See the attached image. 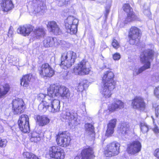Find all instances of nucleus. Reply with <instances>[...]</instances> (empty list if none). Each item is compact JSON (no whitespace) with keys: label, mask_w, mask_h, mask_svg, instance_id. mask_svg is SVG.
<instances>
[{"label":"nucleus","mask_w":159,"mask_h":159,"mask_svg":"<svg viewBox=\"0 0 159 159\" xmlns=\"http://www.w3.org/2000/svg\"><path fill=\"white\" fill-rule=\"evenodd\" d=\"M154 51L148 50L144 51L140 56L141 62L144 64L143 66L138 69H135L133 71V75H137L145 70L149 68L150 66V60L152 59Z\"/></svg>","instance_id":"f257e3e1"},{"label":"nucleus","mask_w":159,"mask_h":159,"mask_svg":"<svg viewBox=\"0 0 159 159\" xmlns=\"http://www.w3.org/2000/svg\"><path fill=\"white\" fill-rule=\"evenodd\" d=\"M76 58V53L73 51L64 52L61 54V67L65 69L70 67L74 64Z\"/></svg>","instance_id":"f03ea898"},{"label":"nucleus","mask_w":159,"mask_h":159,"mask_svg":"<svg viewBox=\"0 0 159 159\" xmlns=\"http://www.w3.org/2000/svg\"><path fill=\"white\" fill-rule=\"evenodd\" d=\"M79 20L73 16H70L65 21V27L67 33L70 34L76 33Z\"/></svg>","instance_id":"7ed1b4c3"},{"label":"nucleus","mask_w":159,"mask_h":159,"mask_svg":"<svg viewBox=\"0 0 159 159\" xmlns=\"http://www.w3.org/2000/svg\"><path fill=\"white\" fill-rule=\"evenodd\" d=\"M120 144L118 143L113 142L108 144L105 148L104 154L106 157H111L117 155L119 153Z\"/></svg>","instance_id":"20e7f679"},{"label":"nucleus","mask_w":159,"mask_h":159,"mask_svg":"<svg viewBox=\"0 0 159 159\" xmlns=\"http://www.w3.org/2000/svg\"><path fill=\"white\" fill-rule=\"evenodd\" d=\"M52 89L53 91L54 95L56 97L61 96L69 98L70 96V93L69 89L64 86H60L55 84H52Z\"/></svg>","instance_id":"39448f33"},{"label":"nucleus","mask_w":159,"mask_h":159,"mask_svg":"<svg viewBox=\"0 0 159 159\" xmlns=\"http://www.w3.org/2000/svg\"><path fill=\"white\" fill-rule=\"evenodd\" d=\"M91 70L88 63L84 61H82L75 66L74 72L76 74L85 75L88 74Z\"/></svg>","instance_id":"423d86ee"},{"label":"nucleus","mask_w":159,"mask_h":159,"mask_svg":"<svg viewBox=\"0 0 159 159\" xmlns=\"http://www.w3.org/2000/svg\"><path fill=\"white\" fill-rule=\"evenodd\" d=\"M38 70L40 76L43 78L51 77L54 74V70L48 63H44L40 66Z\"/></svg>","instance_id":"0eeeda50"},{"label":"nucleus","mask_w":159,"mask_h":159,"mask_svg":"<svg viewBox=\"0 0 159 159\" xmlns=\"http://www.w3.org/2000/svg\"><path fill=\"white\" fill-rule=\"evenodd\" d=\"M56 137V141L59 146L66 148L70 145L71 139L66 133L59 132Z\"/></svg>","instance_id":"6e6552de"},{"label":"nucleus","mask_w":159,"mask_h":159,"mask_svg":"<svg viewBox=\"0 0 159 159\" xmlns=\"http://www.w3.org/2000/svg\"><path fill=\"white\" fill-rule=\"evenodd\" d=\"M56 96L54 95V94H53V95L51 96L50 99H48V98H49L48 96L46 98L48 101V103L49 105L48 107V111L49 112L55 113L59 111L60 110V101L59 100L54 98Z\"/></svg>","instance_id":"1a4fd4ad"},{"label":"nucleus","mask_w":159,"mask_h":159,"mask_svg":"<svg viewBox=\"0 0 159 159\" xmlns=\"http://www.w3.org/2000/svg\"><path fill=\"white\" fill-rule=\"evenodd\" d=\"M140 35L139 29L135 26L132 27L130 29L129 34L130 44L137 45L139 42Z\"/></svg>","instance_id":"9d476101"},{"label":"nucleus","mask_w":159,"mask_h":159,"mask_svg":"<svg viewBox=\"0 0 159 159\" xmlns=\"http://www.w3.org/2000/svg\"><path fill=\"white\" fill-rule=\"evenodd\" d=\"M50 157L56 159H63L65 157L64 151L60 146H52L49 149Z\"/></svg>","instance_id":"9b49d317"},{"label":"nucleus","mask_w":159,"mask_h":159,"mask_svg":"<svg viewBox=\"0 0 159 159\" xmlns=\"http://www.w3.org/2000/svg\"><path fill=\"white\" fill-rule=\"evenodd\" d=\"M29 119L27 115H22L21 116L18 120V123L19 128L23 133H26L30 131Z\"/></svg>","instance_id":"f8f14e48"},{"label":"nucleus","mask_w":159,"mask_h":159,"mask_svg":"<svg viewBox=\"0 0 159 159\" xmlns=\"http://www.w3.org/2000/svg\"><path fill=\"white\" fill-rule=\"evenodd\" d=\"M115 85L111 84H110L107 83H105L100 89V93L103 97L105 98H109L111 96L112 91L115 88Z\"/></svg>","instance_id":"ddd939ff"},{"label":"nucleus","mask_w":159,"mask_h":159,"mask_svg":"<svg viewBox=\"0 0 159 159\" xmlns=\"http://www.w3.org/2000/svg\"><path fill=\"white\" fill-rule=\"evenodd\" d=\"M131 106L134 109L143 111L146 107L144 99L140 97H136L132 100Z\"/></svg>","instance_id":"4468645a"},{"label":"nucleus","mask_w":159,"mask_h":159,"mask_svg":"<svg viewBox=\"0 0 159 159\" xmlns=\"http://www.w3.org/2000/svg\"><path fill=\"white\" fill-rule=\"evenodd\" d=\"M12 110L15 114L21 113L24 110V102L22 99L18 98L13 100Z\"/></svg>","instance_id":"2eb2a0df"},{"label":"nucleus","mask_w":159,"mask_h":159,"mask_svg":"<svg viewBox=\"0 0 159 159\" xmlns=\"http://www.w3.org/2000/svg\"><path fill=\"white\" fill-rule=\"evenodd\" d=\"M31 3L30 7L32 11H34L35 13L40 12L45 8V4L42 1L34 0Z\"/></svg>","instance_id":"dca6fc26"},{"label":"nucleus","mask_w":159,"mask_h":159,"mask_svg":"<svg viewBox=\"0 0 159 159\" xmlns=\"http://www.w3.org/2000/svg\"><path fill=\"white\" fill-rule=\"evenodd\" d=\"M141 148V144L139 141H134L128 147V152L131 154H134L140 151Z\"/></svg>","instance_id":"f3484780"},{"label":"nucleus","mask_w":159,"mask_h":159,"mask_svg":"<svg viewBox=\"0 0 159 159\" xmlns=\"http://www.w3.org/2000/svg\"><path fill=\"white\" fill-rule=\"evenodd\" d=\"M60 41L55 38L48 37L43 41V45L45 47H57L59 45Z\"/></svg>","instance_id":"a211bd4d"},{"label":"nucleus","mask_w":159,"mask_h":159,"mask_svg":"<svg viewBox=\"0 0 159 159\" xmlns=\"http://www.w3.org/2000/svg\"><path fill=\"white\" fill-rule=\"evenodd\" d=\"M119 128L120 132L123 134H128L133 131L134 127L133 125L126 122L121 123Z\"/></svg>","instance_id":"6ab92c4d"},{"label":"nucleus","mask_w":159,"mask_h":159,"mask_svg":"<svg viewBox=\"0 0 159 159\" xmlns=\"http://www.w3.org/2000/svg\"><path fill=\"white\" fill-rule=\"evenodd\" d=\"M33 30V27L31 25H25L19 27L17 31L18 33L22 35L26 36H28Z\"/></svg>","instance_id":"aec40b11"},{"label":"nucleus","mask_w":159,"mask_h":159,"mask_svg":"<svg viewBox=\"0 0 159 159\" xmlns=\"http://www.w3.org/2000/svg\"><path fill=\"white\" fill-rule=\"evenodd\" d=\"M114 74L111 71H107L104 73L102 77V81L105 83L116 85V82L114 80Z\"/></svg>","instance_id":"412c9836"},{"label":"nucleus","mask_w":159,"mask_h":159,"mask_svg":"<svg viewBox=\"0 0 159 159\" xmlns=\"http://www.w3.org/2000/svg\"><path fill=\"white\" fill-rule=\"evenodd\" d=\"M1 6L3 11L7 12L13 8L14 5L12 0H2Z\"/></svg>","instance_id":"4be33fe9"},{"label":"nucleus","mask_w":159,"mask_h":159,"mask_svg":"<svg viewBox=\"0 0 159 159\" xmlns=\"http://www.w3.org/2000/svg\"><path fill=\"white\" fill-rule=\"evenodd\" d=\"M52 84L50 86L48 89V94L45 95V94L40 93L38 95V99L42 101V102H48L46 98L48 96V99H49L51 98V96L53 95V91L52 89Z\"/></svg>","instance_id":"5701e85b"},{"label":"nucleus","mask_w":159,"mask_h":159,"mask_svg":"<svg viewBox=\"0 0 159 159\" xmlns=\"http://www.w3.org/2000/svg\"><path fill=\"white\" fill-rule=\"evenodd\" d=\"M116 120L114 119L111 120L107 124V129L106 131L105 135L107 137H109L113 134L114 132V129L116 126Z\"/></svg>","instance_id":"b1692460"},{"label":"nucleus","mask_w":159,"mask_h":159,"mask_svg":"<svg viewBox=\"0 0 159 159\" xmlns=\"http://www.w3.org/2000/svg\"><path fill=\"white\" fill-rule=\"evenodd\" d=\"M124 107V103L118 99H115L111 106L109 107L110 111L113 112L117 109H120Z\"/></svg>","instance_id":"393cba45"},{"label":"nucleus","mask_w":159,"mask_h":159,"mask_svg":"<svg viewBox=\"0 0 159 159\" xmlns=\"http://www.w3.org/2000/svg\"><path fill=\"white\" fill-rule=\"evenodd\" d=\"M81 154L82 159H91L93 156V149L89 147H86L82 150Z\"/></svg>","instance_id":"a878e982"},{"label":"nucleus","mask_w":159,"mask_h":159,"mask_svg":"<svg viewBox=\"0 0 159 159\" xmlns=\"http://www.w3.org/2000/svg\"><path fill=\"white\" fill-rule=\"evenodd\" d=\"M47 27L50 31L52 32L54 34L56 35L58 34L61 31L59 27L54 21L48 22Z\"/></svg>","instance_id":"bb28decb"},{"label":"nucleus","mask_w":159,"mask_h":159,"mask_svg":"<svg viewBox=\"0 0 159 159\" xmlns=\"http://www.w3.org/2000/svg\"><path fill=\"white\" fill-rule=\"evenodd\" d=\"M45 34L44 29L41 27H38L33 30L32 36L34 39H39L44 36Z\"/></svg>","instance_id":"cd10ccee"},{"label":"nucleus","mask_w":159,"mask_h":159,"mask_svg":"<svg viewBox=\"0 0 159 159\" xmlns=\"http://www.w3.org/2000/svg\"><path fill=\"white\" fill-rule=\"evenodd\" d=\"M63 114L65 116L66 122L70 126H73L75 125V121L76 118L71 114L68 110H66Z\"/></svg>","instance_id":"c85d7f7f"},{"label":"nucleus","mask_w":159,"mask_h":159,"mask_svg":"<svg viewBox=\"0 0 159 159\" xmlns=\"http://www.w3.org/2000/svg\"><path fill=\"white\" fill-rule=\"evenodd\" d=\"M29 136L30 141L34 143H37L39 142L42 137V135L35 131L30 133Z\"/></svg>","instance_id":"c756f323"},{"label":"nucleus","mask_w":159,"mask_h":159,"mask_svg":"<svg viewBox=\"0 0 159 159\" xmlns=\"http://www.w3.org/2000/svg\"><path fill=\"white\" fill-rule=\"evenodd\" d=\"M37 122L41 126H43L48 124L50 121V120L48 117L44 115L40 116L37 115L36 117Z\"/></svg>","instance_id":"7c9ffc66"},{"label":"nucleus","mask_w":159,"mask_h":159,"mask_svg":"<svg viewBox=\"0 0 159 159\" xmlns=\"http://www.w3.org/2000/svg\"><path fill=\"white\" fill-rule=\"evenodd\" d=\"M32 77V75L28 74L23 76L20 80V84L24 87L27 88Z\"/></svg>","instance_id":"2f4dec72"},{"label":"nucleus","mask_w":159,"mask_h":159,"mask_svg":"<svg viewBox=\"0 0 159 159\" xmlns=\"http://www.w3.org/2000/svg\"><path fill=\"white\" fill-rule=\"evenodd\" d=\"M10 89L9 85L7 84L0 86V98L3 97L7 94Z\"/></svg>","instance_id":"473e14b6"},{"label":"nucleus","mask_w":159,"mask_h":159,"mask_svg":"<svg viewBox=\"0 0 159 159\" xmlns=\"http://www.w3.org/2000/svg\"><path fill=\"white\" fill-rule=\"evenodd\" d=\"M137 19V16L132 11L127 13V17L125 19L124 22L125 24H127V23L136 20Z\"/></svg>","instance_id":"72a5a7b5"},{"label":"nucleus","mask_w":159,"mask_h":159,"mask_svg":"<svg viewBox=\"0 0 159 159\" xmlns=\"http://www.w3.org/2000/svg\"><path fill=\"white\" fill-rule=\"evenodd\" d=\"M49 106L48 102H42L38 106V109L41 111L45 112L47 110H48Z\"/></svg>","instance_id":"f704fd0d"},{"label":"nucleus","mask_w":159,"mask_h":159,"mask_svg":"<svg viewBox=\"0 0 159 159\" xmlns=\"http://www.w3.org/2000/svg\"><path fill=\"white\" fill-rule=\"evenodd\" d=\"M24 157L27 159H39L37 156L31 152H25L23 153Z\"/></svg>","instance_id":"c9c22d12"},{"label":"nucleus","mask_w":159,"mask_h":159,"mask_svg":"<svg viewBox=\"0 0 159 159\" xmlns=\"http://www.w3.org/2000/svg\"><path fill=\"white\" fill-rule=\"evenodd\" d=\"M85 128L87 132H90V134L93 133L94 132V127L93 126L90 124H86L85 125Z\"/></svg>","instance_id":"e433bc0d"},{"label":"nucleus","mask_w":159,"mask_h":159,"mask_svg":"<svg viewBox=\"0 0 159 159\" xmlns=\"http://www.w3.org/2000/svg\"><path fill=\"white\" fill-rule=\"evenodd\" d=\"M140 128L141 131L143 133H147L148 130V125L145 123H140Z\"/></svg>","instance_id":"4c0bfd02"},{"label":"nucleus","mask_w":159,"mask_h":159,"mask_svg":"<svg viewBox=\"0 0 159 159\" xmlns=\"http://www.w3.org/2000/svg\"><path fill=\"white\" fill-rule=\"evenodd\" d=\"M124 11L127 13L133 11L132 9L130 7L128 4H124L123 7Z\"/></svg>","instance_id":"58836bf2"},{"label":"nucleus","mask_w":159,"mask_h":159,"mask_svg":"<svg viewBox=\"0 0 159 159\" xmlns=\"http://www.w3.org/2000/svg\"><path fill=\"white\" fill-rule=\"evenodd\" d=\"M85 83L84 81L80 82L77 87V91H82L84 89Z\"/></svg>","instance_id":"ea45409f"},{"label":"nucleus","mask_w":159,"mask_h":159,"mask_svg":"<svg viewBox=\"0 0 159 159\" xmlns=\"http://www.w3.org/2000/svg\"><path fill=\"white\" fill-rule=\"evenodd\" d=\"M151 117L152 118L154 125V127L152 129L153 130L156 134L159 133V128L155 124L154 120L153 117L152 116Z\"/></svg>","instance_id":"a19ab883"},{"label":"nucleus","mask_w":159,"mask_h":159,"mask_svg":"<svg viewBox=\"0 0 159 159\" xmlns=\"http://www.w3.org/2000/svg\"><path fill=\"white\" fill-rule=\"evenodd\" d=\"M7 143V141L5 139H2L0 138V147L1 148L5 147L6 146Z\"/></svg>","instance_id":"79ce46f5"},{"label":"nucleus","mask_w":159,"mask_h":159,"mask_svg":"<svg viewBox=\"0 0 159 159\" xmlns=\"http://www.w3.org/2000/svg\"><path fill=\"white\" fill-rule=\"evenodd\" d=\"M153 107L155 108V112L156 117L158 118L159 116V105L156 106V104H153Z\"/></svg>","instance_id":"37998d69"},{"label":"nucleus","mask_w":159,"mask_h":159,"mask_svg":"<svg viewBox=\"0 0 159 159\" xmlns=\"http://www.w3.org/2000/svg\"><path fill=\"white\" fill-rule=\"evenodd\" d=\"M112 45V46L116 49L120 47L119 43L116 39H113V40Z\"/></svg>","instance_id":"c03bdc74"},{"label":"nucleus","mask_w":159,"mask_h":159,"mask_svg":"<svg viewBox=\"0 0 159 159\" xmlns=\"http://www.w3.org/2000/svg\"><path fill=\"white\" fill-rule=\"evenodd\" d=\"M121 56L119 53H116L112 55V57L114 60H119Z\"/></svg>","instance_id":"a18cd8bd"},{"label":"nucleus","mask_w":159,"mask_h":159,"mask_svg":"<svg viewBox=\"0 0 159 159\" xmlns=\"http://www.w3.org/2000/svg\"><path fill=\"white\" fill-rule=\"evenodd\" d=\"M154 155L155 158H154L153 159H159V148L155 150L154 152Z\"/></svg>","instance_id":"49530a36"},{"label":"nucleus","mask_w":159,"mask_h":159,"mask_svg":"<svg viewBox=\"0 0 159 159\" xmlns=\"http://www.w3.org/2000/svg\"><path fill=\"white\" fill-rule=\"evenodd\" d=\"M14 34L13 29L12 27L11 26L10 27L9 30L8 36L9 37H12Z\"/></svg>","instance_id":"de8ad7c7"},{"label":"nucleus","mask_w":159,"mask_h":159,"mask_svg":"<svg viewBox=\"0 0 159 159\" xmlns=\"http://www.w3.org/2000/svg\"><path fill=\"white\" fill-rule=\"evenodd\" d=\"M144 14L147 16L149 18H150L151 17V13L150 10L149 9H147V10H145L143 11Z\"/></svg>","instance_id":"09e8293b"},{"label":"nucleus","mask_w":159,"mask_h":159,"mask_svg":"<svg viewBox=\"0 0 159 159\" xmlns=\"http://www.w3.org/2000/svg\"><path fill=\"white\" fill-rule=\"evenodd\" d=\"M64 12L67 14L69 15L74 13V11L72 9H65L64 10Z\"/></svg>","instance_id":"8fccbe9b"},{"label":"nucleus","mask_w":159,"mask_h":159,"mask_svg":"<svg viewBox=\"0 0 159 159\" xmlns=\"http://www.w3.org/2000/svg\"><path fill=\"white\" fill-rule=\"evenodd\" d=\"M154 94L157 98H159V86L155 89Z\"/></svg>","instance_id":"3c124183"},{"label":"nucleus","mask_w":159,"mask_h":159,"mask_svg":"<svg viewBox=\"0 0 159 159\" xmlns=\"http://www.w3.org/2000/svg\"><path fill=\"white\" fill-rule=\"evenodd\" d=\"M59 3H58V5L59 6H61L63 5L64 4H65V2H63L62 0H59Z\"/></svg>","instance_id":"603ef678"},{"label":"nucleus","mask_w":159,"mask_h":159,"mask_svg":"<svg viewBox=\"0 0 159 159\" xmlns=\"http://www.w3.org/2000/svg\"><path fill=\"white\" fill-rule=\"evenodd\" d=\"M4 131L2 126L0 125V132H2Z\"/></svg>","instance_id":"864d4df0"},{"label":"nucleus","mask_w":159,"mask_h":159,"mask_svg":"<svg viewBox=\"0 0 159 159\" xmlns=\"http://www.w3.org/2000/svg\"><path fill=\"white\" fill-rule=\"evenodd\" d=\"M63 2H65V4H67L68 2L69 1V0H62Z\"/></svg>","instance_id":"5fc2aeb1"},{"label":"nucleus","mask_w":159,"mask_h":159,"mask_svg":"<svg viewBox=\"0 0 159 159\" xmlns=\"http://www.w3.org/2000/svg\"><path fill=\"white\" fill-rule=\"evenodd\" d=\"M109 11V10L108 9H107L106 10V14H108Z\"/></svg>","instance_id":"6e6d98bb"},{"label":"nucleus","mask_w":159,"mask_h":159,"mask_svg":"<svg viewBox=\"0 0 159 159\" xmlns=\"http://www.w3.org/2000/svg\"><path fill=\"white\" fill-rule=\"evenodd\" d=\"M75 159H80V158L79 156H77L75 157Z\"/></svg>","instance_id":"4d7b16f0"}]
</instances>
